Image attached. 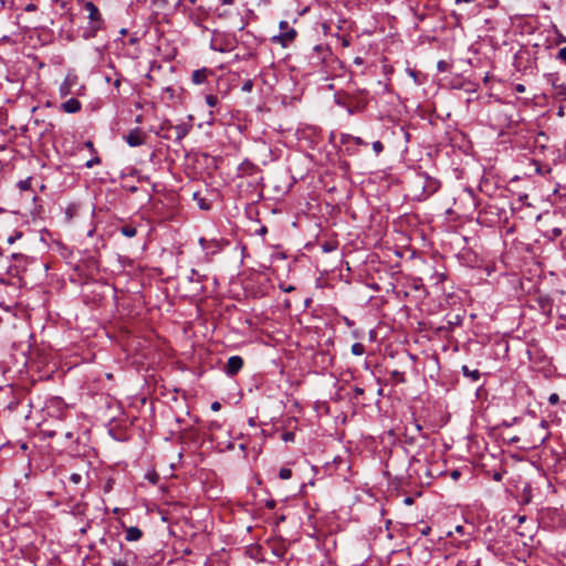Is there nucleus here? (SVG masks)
<instances>
[{
  "mask_svg": "<svg viewBox=\"0 0 566 566\" xmlns=\"http://www.w3.org/2000/svg\"><path fill=\"white\" fill-rule=\"evenodd\" d=\"M77 3L87 12V23L82 28L81 36L84 40H91L97 36L98 32L106 29V22L97 6L88 0H76Z\"/></svg>",
  "mask_w": 566,
  "mask_h": 566,
  "instance_id": "f257e3e1",
  "label": "nucleus"
},
{
  "mask_svg": "<svg viewBox=\"0 0 566 566\" xmlns=\"http://www.w3.org/2000/svg\"><path fill=\"white\" fill-rule=\"evenodd\" d=\"M49 8V11H41L42 27L54 25L57 18L65 19L69 27L74 24L75 14L70 0H50Z\"/></svg>",
  "mask_w": 566,
  "mask_h": 566,
  "instance_id": "f03ea898",
  "label": "nucleus"
},
{
  "mask_svg": "<svg viewBox=\"0 0 566 566\" xmlns=\"http://www.w3.org/2000/svg\"><path fill=\"white\" fill-rule=\"evenodd\" d=\"M308 63L313 70H318L322 73L328 75V70L332 64H340L339 60L334 56L331 49L326 45H315L312 52L307 55Z\"/></svg>",
  "mask_w": 566,
  "mask_h": 566,
  "instance_id": "7ed1b4c3",
  "label": "nucleus"
},
{
  "mask_svg": "<svg viewBox=\"0 0 566 566\" xmlns=\"http://www.w3.org/2000/svg\"><path fill=\"white\" fill-rule=\"evenodd\" d=\"M440 189V181L427 175H418L410 184L413 199L423 201Z\"/></svg>",
  "mask_w": 566,
  "mask_h": 566,
  "instance_id": "20e7f679",
  "label": "nucleus"
},
{
  "mask_svg": "<svg viewBox=\"0 0 566 566\" xmlns=\"http://www.w3.org/2000/svg\"><path fill=\"white\" fill-rule=\"evenodd\" d=\"M366 95H367V92L365 90L357 91L356 94L348 93L345 91H339L334 94V102L336 105L347 108L349 114H353L354 113V109H353L354 101H357L358 104L363 103L364 105H366V103H367Z\"/></svg>",
  "mask_w": 566,
  "mask_h": 566,
  "instance_id": "39448f33",
  "label": "nucleus"
},
{
  "mask_svg": "<svg viewBox=\"0 0 566 566\" xmlns=\"http://www.w3.org/2000/svg\"><path fill=\"white\" fill-rule=\"evenodd\" d=\"M280 34L272 38V42L280 43L282 46H287L296 36V31L289 27L286 21L280 22Z\"/></svg>",
  "mask_w": 566,
  "mask_h": 566,
  "instance_id": "423d86ee",
  "label": "nucleus"
},
{
  "mask_svg": "<svg viewBox=\"0 0 566 566\" xmlns=\"http://www.w3.org/2000/svg\"><path fill=\"white\" fill-rule=\"evenodd\" d=\"M12 258L15 263L8 266L7 274L11 277H18L21 281V273L25 269L27 258L21 254H12Z\"/></svg>",
  "mask_w": 566,
  "mask_h": 566,
  "instance_id": "0eeeda50",
  "label": "nucleus"
},
{
  "mask_svg": "<svg viewBox=\"0 0 566 566\" xmlns=\"http://www.w3.org/2000/svg\"><path fill=\"white\" fill-rule=\"evenodd\" d=\"M124 139L130 147H138L145 144L146 134L140 128L136 127L125 135Z\"/></svg>",
  "mask_w": 566,
  "mask_h": 566,
  "instance_id": "6e6552de",
  "label": "nucleus"
},
{
  "mask_svg": "<svg viewBox=\"0 0 566 566\" xmlns=\"http://www.w3.org/2000/svg\"><path fill=\"white\" fill-rule=\"evenodd\" d=\"M548 423L545 420H542L532 431L534 436V444H543L548 439Z\"/></svg>",
  "mask_w": 566,
  "mask_h": 566,
  "instance_id": "1a4fd4ad",
  "label": "nucleus"
},
{
  "mask_svg": "<svg viewBox=\"0 0 566 566\" xmlns=\"http://www.w3.org/2000/svg\"><path fill=\"white\" fill-rule=\"evenodd\" d=\"M243 367V358L241 356H231L229 357L227 365L224 367V371L229 376L237 375L241 368Z\"/></svg>",
  "mask_w": 566,
  "mask_h": 566,
  "instance_id": "9d476101",
  "label": "nucleus"
},
{
  "mask_svg": "<svg viewBox=\"0 0 566 566\" xmlns=\"http://www.w3.org/2000/svg\"><path fill=\"white\" fill-rule=\"evenodd\" d=\"M77 84V76L67 75L59 87L61 97H66L72 93V88Z\"/></svg>",
  "mask_w": 566,
  "mask_h": 566,
  "instance_id": "9b49d317",
  "label": "nucleus"
},
{
  "mask_svg": "<svg viewBox=\"0 0 566 566\" xmlns=\"http://www.w3.org/2000/svg\"><path fill=\"white\" fill-rule=\"evenodd\" d=\"M214 72L210 69L202 67L195 70L191 74V81L196 85H201L207 82L208 77L213 75Z\"/></svg>",
  "mask_w": 566,
  "mask_h": 566,
  "instance_id": "f8f14e48",
  "label": "nucleus"
},
{
  "mask_svg": "<svg viewBox=\"0 0 566 566\" xmlns=\"http://www.w3.org/2000/svg\"><path fill=\"white\" fill-rule=\"evenodd\" d=\"M60 108L67 114H75L78 113L82 108V104L76 98H70L65 102H63L60 106Z\"/></svg>",
  "mask_w": 566,
  "mask_h": 566,
  "instance_id": "ddd939ff",
  "label": "nucleus"
},
{
  "mask_svg": "<svg viewBox=\"0 0 566 566\" xmlns=\"http://www.w3.org/2000/svg\"><path fill=\"white\" fill-rule=\"evenodd\" d=\"M259 170L258 166L254 165L252 161L250 160H244L243 163L240 164V166L238 167V176L239 177H244V176H252L254 175L256 171Z\"/></svg>",
  "mask_w": 566,
  "mask_h": 566,
  "instance_id": "4468645a",
  "label": "nucleus"
},
{
  "mask_svg": "<svg viewBox=\"0 0 566 566\" xmlns=\"http://www.w3.org/2000/svg\"><path fill=\"white\" fill-rule=\"evenodd\" d=\"M136 559H137V555L133 551L126 549L123 553V558L112 559V566H129V563L134 562Z\"/></svg>",
  "mask_w": 566,
  "mask_h": 566,
  "instance_id": "2eb2a0df",
  "label": "nucleus"
},
{
  "mask_svg": "<svg viewBox=\"0 0 566 566\" xmlns=\"http://www.w3.org/2000/svg\"><path fill=\"white\" fill-rule=\"evenodd\" d=\"M206 104L211 108L209 112V116L211 118V122L214 119V114L219 113V106H220V99L214 94H208L206 95Z\"/></svg>",
  "mask_w": 566,
  "mask_h": 566,
  "instance_id": "dca6fc26",
  "label": "nucleus"
},
{
  "mask_svg": "<svg viewBox=\"0 0 566 566\" xmlns=\"http://www.w3.org/2000/svg\"><path fill=\"white\" fill-rule=\"evenodd\" d=\"M143 531L137 526L125 527V539L127 542H137L143 537Z\"/></svg>",
  "mask_w": 566,
  "mask_h": 566,
  "instance_id": "f3484780",
  "label": "nucleus"
},
{
  "mask_svg": "<svg viewBox=\"0 0 566 566\" xmlns=\"http://www.w3.org/2000/svg\"><path fill=\"white\" fill-rule=\"evenodd\" d=\"M172 129L175 130V135H176L175 142L180 144L182 142V139L189 134L190 125L179 124V125L174 126Z\"/></svg>",
  "mask_w": 566,
  "mask_h": 566,
  "instance_id": "a211bd4d",
  "label": "nucleus"
},
{
  "mask_svg": "<svg viewBox=\"0 0 566 566\" xmlns=\"http://www.w3.org/2000/svg\"><path fill=\"white\" fill-rule=\"evenodd\" d=\"M462 374L470 378L472 381H478L480 379V371L478 369H470L467 365H463L462 366Z\"/></svg>",
  "mask_w": 566,
  "mask_h": 566,
  "instance_id": "6ab92c4d",
  "label": "nucleus"
},
{
  "mask_svg": "<svg viewBox=\"0 0 566 566\" xmlns=\"http://www.w3.org/2000/svg\"><path fill=\"white\" fill-rule=\"evenodd\" d=\"M119 232L127 238H134L137 234V229L133 224H125L119 228Z\"/></svg>",
  "mask_w": 566,
  "mask_h": 566,
  "instance_id": "aec40b11",
  "label": "nucleus"
},
{
  "mask_svg": "<svg viewBox=\"0 0 566 566\" xmlns=\"http://www.w3.org/2000/svg\"><path fill=\"white\" fill-rule=\"evenodd\" d=\"M444 280H446V274L438 272L437 270H434L432 272V274L430 275V281H432V284H434V285L441 284Z\"/></svg>",
  "mask_w": 566,
  "mask_h": 566,
  "instance_id": "412c9836",
  "label": "nucleus"
},
{
  "mask_svg": "<svg viewBox=\"0 0 566 566\" xmlns=\"http://www.w3.org/2000/svg\"><path fill=\"white\" fill-rule=\"evenodd\" d=\"M554 88H555V95L556 97L563 99V101H566V85L565 84H554Z\"/></svg>",
  "mask_w": 566,
  "mask_h": 566,
  "instance_id": "4be33fe9",
  "label": "nucleus"
},
{
  "mask_svg": "<svg viewBox=\"0 0 566 566\" xmlns=\"http://www.w3.org/2000/svg\"><path fill=\"white\" fill-rule=\"evenodd\" d=\"M352 354L355 356H361L365 353V346L361 343H354L352 345Z\"/></svg>",
  "mask_w": 566,
  "mask_h": 566,
  "instance_id": "5701e85b",
  "label": "nucleus"
},
{
  "mask_svg": "<svg viewBox=\"0 0 566 566\" xmlns=\"http://www.w3.org/2000/svg\"><path fill=\"white\" fill-rule=\"evenodd\" d=\"M205 279V275H201L197 270L192 269L190 271V275L188 276V280L190 282H202Z\"/></svg>",
  "mask_w": 566,
  "mask_h": 566,
  "instance_id": "b1692460",
  "label": "nucleus"
},
{
  "mask_svg": "<svg viewBox=\"0 0 566 566\" xmlns=\"http://www.w3.org/2000/svg\"><path fill=\"white\" fill-rule=\"evenodd\" d=\"M69 480L71 483L77 485L83 481V473L81 472H73L70 474Z\"/></svg>",
  "mask_w": 566,
  "mask_h": 566,
  "instance_id": "393cba45",
  "label": "nucleus"
},
{
  "mask_svg": "<svg viewBox=\"0 0 566 566\" xmlns=\"http://www.w3.org/2000/svg\"><path fill=\"white\" fill-rule=\"evenodd\" d=\"M18 188L21 191L30 190L31 189V178H27V179L20 180L18 182Z\"/></svg>",
  "mask_w": 566,
  "mask_h": 566,
  "instance_id": "a878e982",
  "label": "nucleus"
},
{
  "mask_svg": "<svg viewBox=\"0 0 566 566\" xmlns=\"http://www.w3.org/2000/svg\"><path fill=\"white\" fill-rule=\"evenodd\" d=\"M279 476L282 480H289L292 478V470L289 468H281L279 471Z\"/></svg>",
  "mask_w": 566,
  "mask_h": 566,
  "instance_id": "bb28decb",
  "label": "nucleus"
},
{
  "mask_svg": "<svg viewBox=\"0 0 566 566\" xmlns=\"http://www.w3.org/2000/svg\"><path fill=\"white\" fill-rule=\"evenodd\" d=\"M437 69L439 72H447L450 70V64L444 60H440L437 64Z\"/></svg>",
  "mask_w": 566,
  "mask_h": 566,
  "instance_id": "cd10ccee",
  "label": "nucleus"
},
{
  "mask_svg": "<svg viewBox=\"0 0 566 566\" xmlns=\"http://www.w3.org/2000/svg\"><path fill=\"white\" fill-rule=\"evenodd\" d=\"M193 198H195L196 200H198V205H199V207H200L201 209H203V210H208V209L210 208V207H209V205H208V203H206V201H205V199H203V198H199V193H198V192H195V193H193Z\"/></svg>",
  "mask_w": 566,
  "mask_h": 566,
  "instance_id": "c85d7f7f",
  "label": "nucleus"
},
{
  "mask_svg": "<svg viewBox=\"0 0 566 566\" xmlns=\"http://www.w3.org/2000/svg\"><path fill=\"white\" fill-rule=\"evenodd\" d=\"M99 164H101V158L96 155L92 159H90L85 163V167L93 168L95 165H99Z\"/></svg>",
  "mask_w": 566,
  "mask_h": 566,
  "instance_id": "c756f323",
  "label": "nucleus"
},
{
  "mask_svg": "<svg viewBox=\"0 0 566 566\" xmlns=\"http://www.w3.org/2000/svg\"><path fill=\"white\" fill-rule=\"evenodd\" d=\"M253 86H254L253 81L252 80H247L242 84V91L247 92V93H250L253 90Z\"/></svg>",
  "mask_w": 566,
  "mask_h": 566,
  "instance_id": "7c9ffc66",
  "label": "nucleus"
},
{
  "mask_svg": "<svg viewBox=\"0 0 566 566\" xmlns=\"http://www.w3.org/2000/svg\"><path fill=\"white\" fill-rule=\"evenodd\" d=\"M373 149L376 155H379L384 150V144L379 140L373 143Z\"/></svg>",
  "mask_w": 566,
  "mask_h": 566,
  "instance_id": "2f4dec72",
  "label": "nucleus"
},
{
  "mask_svg": "<svg viewBox=\"0 0 566 566\" xmlns=\"http://www.w3.org/2000/svg\"><path fill=\"white\" fill-rule=\"evenodd\" d=\"M563 233L562 229L560 228H553L551 230V235H549V239L552 240H555L557 239L558 237H560Z\"/></svg>",
  "mask_w": 566,
  "mask_h": 566,
  "instance_id": "473e14b6",
  "label": "nucleus"
},
{
  "mask_svg": "<svg viewBox=\"0 0 566 566\" xmlns=\"http://www.w3.org/2000/svg\"><path fill=\"white\" fill-rule=\"evenodd\" d=\"M556 59L566 63V46L558 51Z\"/></svg>",
  "mask_w": 566,
  "mask_h": 566,
  "instance_id": "72a5a7b5",
  "label": "nucleus"
},
{
  "mask_svg": "<svg viewBox=\"0 0 566 566\" xmlns=\"http://www.w3.org/2000/svg\"><path fill=\"white\" fill-rule=\"evenodd\" d=\"M348 138H350L355 145H358V146H366L367 145V143L364 142L360 137L348 136Z\"/></svg>",
  "mask_w": 566,
  "mask_h": 566,
  "instance_id": "f704fd0d",
  "label": "nucleus"
},
{
  "mask_svg": "<svg viewBox=\"0 0 566 566\" xmlns=\"http://www.w3.org/2000/svg\"><path fill=\"white\" fill-rule=\"evenodd\" d=\"M457 566H468V564L465 562H463V560H459L457 563ZM470 566H481L480 559H475L474 562L471 563Z\"/></svg>",
  "mask_w": 566,
  "mask_h": 566,
  "instance_id": "c9c22d12",
  "label": "nucleus"
},
{
  "mask_svg": "<svg viewBox=\"0 0 566 566\" xmlns=\"http://www.w3.org/2000/svg\"><path fill=\"white\" fill-rule=\"evenodd\" d=\"M38 10V6L33 2L31 3H28L25 7H24V11L27 12H33V11H36Z\"/></svg>",
  "mask_w": 566,
  "mask_h": 566,
  "instance_id": "e433bc0d",
  "label": "nucleus"
},
{
  "mask_svg": "<svg viewBox=\"0 0 566 566\" xmlns=\"http://www.w3.org/2000/svg\"><path fill=\"white\" fill-rule=\"evenodd\" d=\"M280 289L285 292V293H290L292 291L295 290V287L293 285H285V284H280Z\"/></svg>",
  "mask_w": 566,
  "mask_h": 566,
  "instance_id": "4c0bfd02",
  "label": "nucleus"
},
{
  "mask_svg": "<svg viewBox=\"0 0 566 566\" xmlns=\"http://www.w3.org/2000/svg\"><path fill=\"white\" fill-rule=\"evenodd\" d=\"M548 401H549L551 405H556L559 401L558 395L557 394H552L548 397Z\"/></svg>",
  "mask_w": 566,
  "mask_h": 566,
  "instance_id": "58836bf2",
  "label": "nucleus"
},
{
  "mask_svg": "<svg viewBox=\"0 0 566 566\" xmlns=\"http://www.w3.org/2000/svg\"><path fill=\"white\" fill-rule=\"evenodd\" d=\"M514 90H515V92H517V93H524L526 88H525V85H523V84H516V85L514 86Z\"/></svg>",
  "mask_w": 566,
  "mask_h": 566,
  "instance_id": "ea45409f",
  "label": "nucleus"
},
{
  "mask_svg": "<svg viewBox=\"0 0 566 566\" xmlns=\"http://www.w3.org/2000/svg\"><path fill=\"white\" fill-rule=\"evenodd\" d=\"M293 439H294V433H292V432H286L283 434L284 441H292Z\"/></svg>",
  "mask_w": 566,
  "mask_h": 566,
  "instance_id": "a19ab883",
  "label": "nucleus"
},
{
  "mask_svg": "<svg viewBox=\"0 0 566 566\" xmlns=\"http://www.w3.org/2000/svg\"><path fill=\"white\" fill-rule=\"evenodd\" d=\"M220 408H221V403H220V402L214 401V402H212V403H211V409H212L213 411H219V410H220Z\"/></svg>",
  "mask_w": 566,
  "mask_h": 566,
  "instance_id": "79ce46f5",
  "label": "nucleus"
},
{
  "mask_svg": "<svg viewBox=\"0 0 566 566\" xmlns=\"http://www.w3.org/2000/svg\"><path fill=\"white\" fill-rule=\"evenodd\" d=\"M460 476H461V472H460L459 470H453V471L451 472V478H452L453 480H458Z\"/></svg>",
  "mask_w": 566,
  "mask_h": 566,
  "instance_id": "37998d69",
  "label": "nucleus"
},
{
  "mask_svg": "<svg viewBox=\"0 0 566 566\" xmlns=\"http://www.w3.org/2000/svg\"><path fill=\"white\" fill-rule=\"evenodd\" d=\"M85 147H87L88 149H91L93 153H96L95 148H94V144L91 142V140H87L85 142Z\"/></svg>",
  "mask_w": 566,
  "mask_h": 566,
  "instance_id": "c03bdc74",
  "label": "nucleus"
},
{
  "mask_svg": "<svg viewBox=\"0 0 566 566\" xmlns=\"http://www.w3.org/2000/svg\"><path fill=\"white\" fill-rule=\"evenodd\" d=\"M475 0H455V3L457 4H460V3H472L474 2Z\"/></svg>",
  "mask_w": 566,
  "mask_h": 566,
  "instance_id": "a18cd8bd",
  "label": "nucleus"
},
{
  "mask_svg": "<svg viewBox=\"0 0 566 566\" xmlns=\"http://www.w3.org/2000/svg\"><path fill=\"white\" fill-rule=\"evenodd\" d=\"M355 394H356V396L363 395L364 394V389L359 388V387H356L355 388Z\"/></svg>",
  "mask_w": 566,
  "mask_h": 566,
  "instance_id": "49530a36",
  "label": "nucleus"
},
{
  "mask_svg": "<svg viewBox=\"0 0 566 566\" xmlns=\"http://www.w3.org/2000/svg\"><path fill=\"white\" fill-rule=\"evenodd\" d=\"M413 428H415V430H416L417 432H420V431L422 430L421 424H419V423H417V422H415V423H413Z\"/></svg>",
  "mask_w": 566,
  "mask_h": 566,
  "instance_id": "de8ad7c7",
  "label": "nucleus"
},
{
  "mask_svg": "<svg viewBox=\"0 0 566 566\" xmlns=\"http://www.w3.org/2000/svg\"><path fill=\"white\" fill-rule=\"evenodd\" d=\"M206 242H207V241H206V239H203V238H201V239L199 240V243H200V245L202 247V249H207Z\"/></svg>",
  "mask_w": 566,
  "mask_h": 566,
  "instance_id": "09e8293b",
  "label": "nucleus"
},
{
  "mask_svg": "<svg viewBox=\"0 0 566 566\" xmlns=\"http://www.w3.org/2000/svg\"><path fill=\"white\" fill-rule=\"evenodd\" d=\"M266 506H268L269 509H274V506H275V502H274V501H269V502L266 503Z\"/></svg>",
  "mask_w": 566,
  "mask_h": 566,
  "instance_id": "8fccbe9b",
  "label": "nucleus"
},
{
  "mask_svg": "<svg viewBox=\"0 0 566 566\" xmlns=\"http://www.w3.org/2000/svg\"><path fill=\"white\" fill-rule=\"evenodd\" d=\"M234 0H222V4H232Z\"/></svg>",
  "mask_w": 566,
  "mask_h": 566,
  "instance_id": "3c124183",
  "label": "nucleus"
},
{
  "mask_svg": "<svg viewBox=\"0 0 566 566\" xmlns=\"http://www.w3.org/2000/svg\"><path fill=\"white\" fill-rule=\"evenodd\" d=\"M128 191L129 192H136L137 191V187L136 186H132L128 188Z\"/></svg>",
  "mask_w": 566,
  "mask_h": 566,
  "instance_id": "603ef678",
  "label": "nucleus"
},
{
  "mask_svg": "<svg viewBox=\"0 0 566 566\" xmlns=\"http://www.w3.org/2000/svg\"><path fill=\"white\" fill-rule=\"evenodd\" d=\"M266 228L265 227H262L260 230H259V233L260 234H265L266 233Z\"/></svg>",
  "mask_w": 566,
  "mask_h": 566,
  "instance_id": "864d4df0",
  "label": "nucleus"
},
{
  "mask_svg": "<svg viewBox=\"0 0 566 566\" xmlns=\"http://www.w3.org/2000/svg\"><path fill=\"white\" fill-rule=\"evenodd\" d=\"M0 283H1V284H4V285H8V284H9V282H8L6 279H3V277H0Z\"/></svg>",
  "mask_w": 566,
  "mask_h": 566,
  "instance_id": "5fc2aeb1",
  "label": "nucleus"
},
{
  "mask_svg": "<svg viewBox=\"0 0 566 566\" xmlns=\"http://www.w3.org/2000/svg\"><path fill=\"white\" fill-rule=\"evenodd\" d=\"M405 502H406L407 504H411V503H412V499H411V497H406Z\"/></svg>",
  "mask_w": 566,
  "mask_h": 566,
  "instance_id": "6e6d98bb",
  "label": "nucleus"
},
{
  "mask_svg": "<svg viewBox=\"0 0 566 566\" xmlns=\"http://www.w3.org/2000/svg\"><path fill=\"white\" fill-rule=\"evenodd\" d=\"M65 437H66L67 439H71V438L73 437V434H72V432H66V433H65Z\"/></svg>",
  "mask_w": 566,
  "mask_h": 566,
  "instance_id": "4d7b16f0",
  "label": "nucleus"
},
{
  "mask_svg": "<svg viewBox=\"0 0 566 566\" xmlns=\"http://www.w3.org/2000/svg\"><path fill=\"white\" fill-rule=\"evenodd\" d=\"M331 250H332V248H329V245L324 247V251L328 252Z\"/></svg>",
  "mask_w": 566,
  "mask_h": 566,
  "instance_id": "13d9d810",
  "label": "nucleus"
},
{
  "mask_svg": "<svg viewBox=\"0 0 566 566\" xmlns=\"http://www.w3.org/2000/svg\"><path fill=\"white\" fill-rule=\"evenodd\" d=\"M355 63L360 64V63H361V60H360L359 57H356V59H355Z\"/></svg>",
  "mask_w": 566,
  "mask_h": 566,
  "instance_id": "bf43d9fd",
  "label": "nucleus"
},
{
  "mask_svg": "<svg viewBox=\"0 0 566 566\" xmlns=\"http://www.w3.org/2000/svg\"><path fill=\"white\" fill-rule=\"evenodd\" d=\"M394 375H395V377H398L399 373L398 371H394Z\"/></svg>",
  "mask_w": 566,
  "mask_h": 566,
  "instance_id": "052dcab7",
  "label": "nucleus"
},
{
  "mask_svg": "<svg viewBox=\"0 0 566 566\" xmlns=\"http://www.w3.org/2000/svg\"><path fill=\"white\" fill-rule=\"evenodd\" d=\"M394 375H395V377H398L399 373L398 371H394Z\"/></svg>",
  "mask_w": 566,
  "mask_h": 566,
  "instance_id": "680f3d73",
  "label": "nucleus"
},
{
  "mask_svg": "<svg viewBox=\"0 0 566 566\" xmlns=\"http://www.w3.org/2000/svg\"><path fill=\"white\" fill-rule=\"evenodd\" d=\"M461 530H462V527H461V526H458V527H457V531H458V532H461Z\"/></svg>",
  "mask_w": 566,
  "mask_h": 566,
  "instance_id": "e2e57ef3",
  "label": "nucleus"
},
{
  "mask_svg": "<svg viewBox=\"0 0 566 566\" xmlns=\"http://www.w3.org/2000/svg\"><path fill=\"white\" fill-rule=\"evenodd\" d=\"M560 42H566V38L560 39Z\"/></svg>",
  "mask_w": 566,
  "mask_h": 566,
  "instance_id": "0e129e2a",
  "label": "nucleus"
}]
</instances>
